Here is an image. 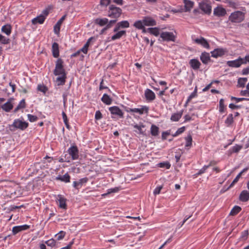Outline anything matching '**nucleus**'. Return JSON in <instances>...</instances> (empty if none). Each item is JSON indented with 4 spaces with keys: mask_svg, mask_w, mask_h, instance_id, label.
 Listing matches in <instances>:
<instances>
[{
    "mask_svg": "<svg viewBox=\"0 0 249 249\" xmlns=\"http://www.w3.org/2000/svg\"><path fill=\"white\" fill-rule=\"evenodd\" d=\"M63 63L64 62L61 58H58L55 62L53 74L56 76H58L56 79L57 86L64 85L66 82L67 76Z\"/></svg>",
    "mask_w": 249,
    "mask_h": 249,
    "instance_id": "1",
    "label": "nucleus"
},
{
    "mask_svg": "<svg viewBox=\"0 0 249 249\" xmlns=\"http://www.w3.org/2000/svg\"><path fill=\"white\" fill-rule=\"evenodd\" d=\"M249 63V54L246 55L244 58L239 57L234 60L228 61L227 65L231 67L238 68L242 64Z\"/></svg>",
    "mask_w": 249,
    "mask_h": 249,
    "instance_id": "2",
    "label": "nucleus"
},
{
    "mask_svg": "<svg viewBox=\"0 0 249 249\" xmlns=\"http://www.w3.org/2000/svg\"><path fill=\"white\" fill-rule=\"evenodd\" d=\"M244 19V14L243 12L237 11L232 13L229 17L230 21L233 23H239Z\"/></svg>",
    "mask_w": 249,
    "mask_h": 249,
    "instance_id": "3",
    "label": "nucleus"
},
{
    "mask_svg": "<svg viewBox=\"0 0 249 249\" xmlns=\"http://www.w3.org/2000/svg\"><path fill=\"white\" fill-rule=\"evenodd\" d=\"M122 13V10L120 8L110 5L108 11V16L111 18H117L121 15Z\"/></svg>",
    "mask_w": 249,
    "mask_h": 249,
    "instance_id": "4",
    "label": "nucleus"
},
{
    "mask_svg": "<svg viewBox=\"0 0 249 249\" xmlns=\"http://www.w3.org/2000/svg\"><path fill=\"white\" fill-rule=\"evenodd\" d=\"M49 14V11L47 9L44 10L41 14L34 18L32 20V23L33 24H36L37 23L42 24L44 22L47 16Z\"/></svg>",
    "mask_w": 249,
    "mask_h": 249,
    "instance_id": "5",
    "label": "nucleus"
},
{
    "mask_svg": "<svg viewBox=\"0 0 249 249\" xmlns=\"http://www.w3.org/2000/svg\"><path fill=\"white\" fill-rule=\"evenodd\" d=\"M160 37L162 41L167 42H175L176 39V36L173 32H162L160 34Z\"/></svg>",
    "mask_w": 249,
    "mask_h": 249,
    "instance_id": "6",
    "label": "nucleus"
},
{
    "mask_svg": "<svg viewBox=\"0 0 249 249\" xmlns=\"http://www.w3.org/2000/svg\"><path fill=\"white\" fill-rule=\"evenodd\" d=\"M12 126L17 129L21 130L25 129L28 126V123L19 119L14 121Z\"/></svg>",
    "mask_w": 249,
    "mask_h": 249,
    "instance_id": "7",
    "label": "nucleus"
},
{
    "mask_svg": "<svg viewBox=\"0 0 249 249\" xmlns=\"http://www.w3.org/2000/svg\"><path fill=\"white\" fill-rule=\"evenodd\" d=\"M68 152L72 160H76L79 158V150L76 145H72L68 149Z\"/></svg>",
    "mask_w": 249,
    "mask_h": 249,
    "instance_id": "8",
    "label": "nucleus"
},
{
    "mask_svg": "<svg viewBox=\"0 0 249 249\" xmlns=\"http://www.w3.org/2000/svg\"><path fill=\"white\" fill-rule=\"evenodd\" d=\"M108 110L112 115H114L115 116H117L120 118H123L124 117V112L117 106L109 107Z\"/></svg>",
    "mask_w": 249,
    "mask_h": 249,
    "instance_id": "9",
    "label": "nucleus"
},
{
    "mask_svg": "<svg viewBox=\"0 0 249 249\" xmlns=\"http://www.w3.org/2000/svg\"><path fill=\"white\" fill-rule=\"evenodd\" d=\"M193 41L201 46H202L203 48L206 49H209L210 45L207 41V40L204 38L203 37H200L199 38H197L193 39Z\"/></svg>",
    "mask_w": 249,
    "mask_h": 249,
    "instance_id": "10",
    "label": "nucleus"
},
{
    "mask_svg": "<svg viewBox=\"0 0 249 249\" xmlns=\"http://www.w3.org/2000/svg\"><path fill=\"white\" fill-rule=\"evenodd\" d=\"M144 96L146 100L148 102H151L156 98L155 93L151 89H147L144 91Z\"/></svg>",
    "mask_w": 249,
    "mask_h": 249,
    "instance_id": "11",
    "label": "nucleus"
},
{
    "mask_svg": "<svg viewBox=\"0 0 249 249\" xmlns=\"http://www.w3.org/2000/svg\"><path fill=\"white\" fill-rule=\"evenodd\" d=\"M129 27V23L127 20H123L117 23L116 26L113 29L114 32H116L120 30V28H126Z\"/></svg>",
    "mask_w": 249,
    "mask_h": 249,
    "instance_id": "12",
    "label": "nucleus"
},
{
    "mask_svg": "<svg viewBox=\"0 0 249 249\" xmlns=\"http://www.w3.org/2000/svg\"><path fill=\"white\" fill-rule=\"evenodd\" d=\"M226 10L221 6L215 7L213 10V14L217 17H223L226 14Z\"/></svg>",
    "mask_w": 249,
    "mask_h": 249,
    "instance_id": "13",
    "label": "nucleus"
},
{
    "mask_svg": "<svg viewBox=\"0 0 249 249\" xmlns=\"http://www.w3.org/2000/svg\"><path fill=\"white\" fill-rule=\"evenodd\" d=\"M30 226L26 224L15 226L12 229V233L14 235H16L19 232L28 230Z\"/></svg>",
    "mask_w": 249,
    "mask_h": 249,
    "instance_id": "14",
    "label": "nucleus"
},
{
    "mask_svg": "<svg viewBox=\"0 0 249 249\" xmlns=\"http://www.w3.org/2000/svg\"><path fill=\"white\" fill-rule=\"evenodd\" d=\"M199 7L206 14H210L211 13L212 7L210 4L207 3H200Z\"/></svg>",
    "mask_w": 249,
    "mask_h": 249,
    "instance_id": "15",
    "label": "nucleus"
},
{
    "mask_svg": "<svg viewBox=\"0 0 249 249\" xmlns=\"http://www.w3.org/2000/svg\"><path fill=\"white\" fill-rule=\"evenodd\" d=\"M225 50L222 48H217L211 52L212 56L214 58H217L224 54Z\"/></svg>",
    "mask_w": 249,
    "mask_h": 249,
    "instance_id": "16",
    "label": "nucleus"
},
{
    "mask_svg": "<svg viewBox=\"0 0 249 249\" xmlns=\"http://www.w3.org/2000/svg\"><path fill=\"white\" fill-rule=\"evenodd\" d=\"M144 25L146 26H154L156 25V21L153 18L149 17H145L142 19Z\"/></svg>",
    "mask_w": 249,
    "mask_h": 249,
    "instance_id": "17",
    "label": "nucleus"
},
{
    "mask_svg": "<svg viewBox=\"0 0 249 249\" xmlns=\"http://www.w3.org/2000/svg\"><path fill=\"white\" fill-rule=\"evenodd\" d=\"M88 181L87 178H81L78 181H74L73 182V187L76 189H79L82 187L84 184L86 183Z\"/></svg>",
    "mask_w": 249,
    "mask_h": 249,
    "instance_id": "18",
    "label": "nucleus"
},
{
    "mask_svg": "<svg viewBox=\"0 0 249 249\" xmlns=\"http://www.w3.org/2000/svg\"><path fill=\"white\" fill-rule=\"evenodd\" d=\"M52 52L54 58H58L59 56V45L56 42H53L52 44Z\"/></svg>",
    "mask_w": 249,
    "mask_h": 249,
    "instance_id": "19",
    "label": "nucleus"
},
{
    "mask_svg": "<svg viewBox=\"0 0 249 249\" xmlns=\"http://www.w3.org/2000/svg\"><path fill=\"white\" fill-rule=\"evenodd\" d=\"M200 59L204 64H207L211 60L210 54L207 52H203L200 55Z\"/></svg>",
    "mask_w": 249,
    "mask_h": 249,
    "instance_id": "20",
    "label": "nucleus"
},
{
    "mask_svg": "<svg viewBox=\"0 0 249 249\" xmlns=\"http://www.w3.org/2000/svg\"><path fill=\"white\" fill-rule=\"evenodd\" d=\"M148 110L149 107L146 106H142L140 108H133V112L137 113L140 115H142L143 113H147L148 112Z\"/></svg>",
    "mask_w": 249,
    "mask_h": 249,
    "instance_id": "21",
    "label": "nucleus"
},
{
    "mask_svg": "<svg viewBox=\"0 0 249 249\" xmlns=\"http://www.w3.org/2000/svg\"><path fill=\"white\" fill-rule=\"evenodd\" d=\"M189 64L191 67L194 70L199 69L201 63L197 59H192L189 61Z\"/></svg>",
    "mask_w": 249,
    "mask_h": 249,
    "instance_id": "22",
    "label": "nucleus"
},
{
    "mask_svg": "<svg viewBox=\"0 0 249 249\" xmlns=\"http://www.w3.org/2000/svg\"><path fill=\"white\" fill-rule=\"evenodd\" d=\"M12 100V99H9L6 103L1 106V108L5 112H10L13 108V106L11 102Z\"/></svg>",
    "mask_w": 249,
    "mask_h": 249,
    "instance_id": "23",
    "label": "nucleus"
},
{
    "mask_svg": "<svg viewBox=\"0 0 249 249\" xmlns=\"http://www.w3.org/2000/svg\"><path fill=\"white\" fill-rule=\"evenodd\" d=\"M239 199L242 202H247L249 200V192L247 190H243L239 196Z\"/></svg>",
    "mask_w": 249,
    "mask_h": 249,
    "instance_id": "24",
    "label": "nucleus"
},
{
    "mask_svg": "<svg viewBox=\"0 0 249 249\" xmlns=\"http://www.w3.org/2000/svg\"><path fill=\"white\" fill-rule=\"evenodd\" d=\"M116 34H115L114 35H113L111 37V40H115L117 39H120L123 36L125 35L126 34V31L124 30H122V31H118L117 32H115Z\"/></svg>",
    "mask_w": 249,
    "mask_h": 249,
    "instance_id": "25",
    "label": "nucleus"
},
{
    "mask_svg": "<svg viewBox=\"0 0 249 249\" xmlns=\"http://www.w3.org/2000/svg\"><path fill=\"white\" fill-rule=\"evenodd\" d=\"M55 179L67 183L70 181V176L68 173H66L63 176L59 175L57 176Z\"/></svg>",
    "mask_w": 249,
    "mask_h": 249,
    "instance_id": "26",
    "label": "nucleus"
},
{
    "mask_svg": "<svg viewBox=\"0 0 249 249\" xmlns=\"http://www.w3.org/2000/svg\"><path fill=\"white\" fill-rule=\"evenodd\" d=\"M134 128H136L137 130L135 132L141 135H144V131L143 130V128L145 127V125L142 124H136L133 125Z\"/></svg>",
    "mask_w": 249,
    "mask_h": 249,
    "instance_id": "27",
    "label": "nucleus"
},
{
    "mask_svg": "<svg viewBox=\"0 0 249 249\" xmlns=\"http://www.w3.org/2000/svg\"><path fill=\"white\" fill-rule=\"evenodd\" d=\"M183 110L175 113L171 115L170 119L173 122H177L181 118Z\"/></svg>",
    "mask_w": 249,
    "mask_h": 249,
    "instance_id": "28",
    "label": "nucleus"
},
{
    "mask_svg": "<svg viewBox=\"0 0 249 249\" xmlns=\"http://www.w3.org/2000/svg\"><path fill=\"white\" fill-rule=\"evenodd\" d=\"M94 22L100 26H103L107 24L108 22V19L107 18H97L95 19Z\"/></svg>",
    "mask_w": 249,
    "mask_h": 249,
    "instance_id": "29",
    "label": "nucleus"
},
{
    "mask_svg": "<svg viewBox=\"0 0 249 249\" xmlns=\"http://www.w3.org/2000/svg\"><path fill=\"white\" fill-rule=\"evenodd\" d=\"M58 201L59 202V206L60 208L64 209L67 208L66 199L61 196H58Z\"/></svg>",
    "mask_w": 249,
    "mask_h": 249,
    "instance_id": "30",
    "label": "nucleus"
},
{
    "mask_svg": "<svg viewBox=\"0 0 249 249\" xmlns=\"http://www.w3.org/2000/svg\"><path fill=\"white\" fill-rule=\"evenodd\" d=\"M183 1L185 4V11H190L194 6V2L189 0H183Z\"/></svg>",
    "mask_w": 249,
    "mask_h": 249,
    "instance_id": "31",
    "label": "nucleus"
},
{
    "mask_svg": "<svg viewBox=\"0 0 249 249\" xmlns=\"http://www.w3.org/2000/svg\"><path fill=\"white\" fill-rule=\"evenodd\" d=\"M101 101L105 104L109 105L112 103V99L107 94H104L102 98Z\"/></svg>",
    "mask_w": 249,
    "mask_h": 249,
    "instance_id": "32",
    "label": "nucleus"
},
{
    "mask_svg": "<svg viewBox=\"0 0 249 249\" xmlns=\"http://www.w3.org/2000/svg\"><path fill=\"white\" fill-rule=\"evenodd\" d=\"M1 31L6 35L9 36L12 31V27L11 25L7 24L3 25L1 28Z\"/></svg>",
    "mask_w": 249,
    "mask_h": 249,
    "instance_id": "33",
    "label": "nucleus"
},
{
    "mask_svg": "<svg viewBox=\"0 0 249 249\" xmlns=\"http://www.w3.org/2000/svg\"><path fill=\"white\" fill-rule=\"evenodd\" d=\"M150 133L153 136H157L159 134V128L155 124H152L150 128Z\"/></svg>",
    "mask_w": 249,
    "mask_h": 249,
    "instance_id": "34",
    "label": "nucleus"
},
{
    "mask_svg": "<svg viewBox=\"0 0 249 249\" xmlns=\"http://www.w3.org/2000/svg\"><path fill=\"white\" fill-rule=\"evenodd\" d=\"M133 26L137 29L141 30L143 28L144 25L142 20H138L136 21L133 24Z\"/></svg>",
    "mask_w": 249,
    "mask_h": 249,
    "instance_id": "35",
    "label": "nucleus"
},
{
    "mask_svg": "<svg viewBox=\"0 0 249 249\" xmlns=\"http://www.w3.org/2000/svg\"><path fill=\"white\" fill-rule=\"evenodd\" d=\"M147 32H148L150 34L156 36H157L159 35V29L158 28H149L147 29Z\"/></svg>",
    "mask_w": 249,
    "mask_h": 249,
    "instance_id": "36",
    "label": "nucleus"
},
{
    "mask_svg": "<svg viewBox=\"0 0 249 249\" xmlns=\"http://www.w3.org/2000/svg\"><path fill=\"white\" fill-rule=\"evenodd\" d=\"M241 210L240 207L238 206H235L231 210L230 214L231 215H235L239 213Z\"/></svg>",
    "mask_w": 249,
    "mask_h": 249,
    "instance_id": "37",
    "label": "nucleus"
},
{
    "mask_svg": "<svg viewBox=\"0 0 249 249\" xmlns=\"http://www.w3.org/2000/svg\"><path fill=\"white\" fill-rule=\"evenodd\" d=\"M197 96V87H196L194 91L188 97L186 101V104L188 103L190 101L194 98L196 97Z\"/></svg>",
    "mask_w": 249,
    "mask_h": 249,
    "instance_id": "38",
    "label": "nucleus"
},
{
    "mask_svg": "<svg viewBox=\"0 0 249 249\" xmlns=\"http://www.w3.org/2000/svg\"><path fill=\"white\" fill-rule=\"evenodd\" d=\"M186 141L185 147H190L192 144V138L191 135H188L185 138Z\"/></svg>",
    "mask_w": 249,
    "mask_h": 249,
    "instance_id": "39",
    "label": "nucleus"
},
{
    "mask_svg": "<svg viewBox=\"0 0 249 249\" xmlns=\"http://www.w3.org/2000/svg\"><path fill=\"white\" fill-rule=\"evenodd\" d=\"M247 81V78H240L238 80V85L240 87H244Z\"/></svg>",
    "mask_w": 249,
    "mask_h": 249,
    "instance_id": "40",
    "label": "nucleus"
},
{
    "mask_svg": "<svg viewBox=\"0 0 249 249\" xmlns=\"http://www.w3.org/2000/svg\"><path fill=\"white\" fill-rule=\"evenodd\" d=\"M65 234V231H61L55 234V237L57 240H60L64 237Z\"/></svg>",
    "mask_w": 249,
    "mask_h": 249,
    "instance_id": "41",
    "label": "nucleus"
},
{
    "mask_svg": "<svg viewBox=\"0 0 249 249\" xmlns=\"http://www.w3.org/2000/svg\"><path fill=\"white\" fill-rule=\"evenodd\" d=\"M233 122V116L232 114H231L228 115L227 119L225 120V124L228 125L231 124Z\"/></svg>",
    "mask_w": 249,
    "mask_h": 249,
    "instance_id": "42",
    "label": "nucleus"
},
{
    "mask_svg": "<svg viewBox=\"0 0 249 249\" xmlns=\"http://www.w3.org/2000/svg\"><path fill=\"white\" fill-rule=\"evenodd\" d=\"M27 118L28 120L31 122H34L37 120L38 118L37 116L32 115L30 114H27Z\"/></svg>",
    "mask_w": 249,
    "mask_h": 249,
    "instance_id": "43",
    "label": "nucleus"
},
{
    "mask_svg": "<svg viewBox=\"0 0 249 249\" xmlns=\"http://www.w3.org/2000/svg\"><path fill=\"white\" fill-rule=\"evenodd\" d=\"M159 166L160 168H166L167 169H169L170 168L171 165L168 162H161L159 163Z\"/></svg>",
    "mask_w": 249,
    "mask_h": 249,
    "instance_id": "44",
    "label": "nucleus"
},
{
    "mask_svg": "<svg viewBox=\"0 0 249 249\" xmlns=\"http://www.w3.org/2000/svg\"><path fill=\"white\" fill-rule=\"evenodd\" d=\"M211 166V164L208 165H204L201 169H200L198 172L196 174L197 175H200L205 172L206 170Z\"/></svg>",
    "mask_w": 249,
    "mask_h": 249,
    "instance_id": "45",
    "label": "nucleus"
},
{
    "mask_svg": "<svg viewBox=\"0 0 249 249\" xmlns=\"http://www.w3.org/2000/svg\"><path fill=\"white\" fill-rule=\"evenodd\" d=\"M9 42H10V39L9 38H7L4 36H3L1 35V38H0V42L1 44H7L9 43Z\"/></svg>",
    "mask_w": 249,
    "mask_h": 249,
    "instance_id": "46",
    "label": "nucleus"
},
{
    "mask_svg": "<svg viewBox=\"0 0 249 249\" xmlns=\"http://www.w3.org/2000/svg\"><path fill=\"white\" fill-rule=\"evenodd\" d=\"M119 191V188L118 187H115L113 188L108 189L107 190V193L106 194H104L103 196H105L107 194H109L112 193H116L118 192Z\"/></svg>",
    "mask_w": 249,
    "mask_h": 249,
    "instance_id": "47",
    "label": "nucleus"
},
{
    "mask_svg": "<svg viewBox=\"0 0 249 249\" xmlns=\"http://www.w3.org/2000/svg\"><path fill=\"white\" fill-rule=\"evenodd\" d=\"M248 234H249L248 231L245 230L242 232L241 235L240 236V238L243 240H245L247 238Z\"/></svg>",
    "mask_w": 249,
    "mask_h": 249,
    "instance_id": "48",
    "label": "nucleus"
},
{
    "mask_svg": "<svg viewBox=\"0 0 249 249\" xmlns=\"http://www.w3.org/2000/svg\"><path fill=\"white\" fill-rule=\"evenodd\" d=\"M62 115L64 124H65L66 127L67 128H69V125L68 124V120L66 113L64 111H63Z\"/></svg>",
    "mask_w": 249,
    "mask_h": 249,
    "instance_id": "49",
    "label": "nucleus"
},
{
    "mask_svg": "<svg viewBox=\"0 0 249 249\" xmlns=\"http://www.w3.org/2000/svg\"><path fill=\"white\" fill-rule=\"evenodd\" d=\"M224 110V100L221 99L219 101V112L222 113Z\"/></svg>",
    "mask_w": 249,
    "mask_h": 249,
    "instance_id": "50",
    "label": "nucleus"
},
{
    "mask_svg": "<svg viewBox=\"0 0 249 249\" xmlns=\"http://www.w3.org/2000/svg\"><path fill=\"white\" fill-rule=\"evenodd\" d=\"M241 176V173H239V174L236 177V178L233 179L232 182L231 183L229 188L232 187L234 185V184L236 183L238 181V179Z\"/></svg>",
    "mask_w": 249,
    "mask_h": 249,
    "instance_id": "51",
    "label": "nucleus"
},
{
    "mask_svg": "<svg viewBox=\"0 0 249 249\" xmlns=\"http://www.w3.org/2000/svg\"><path fill=\"white\" fill-rule=\"evenodd\" d=\"M60 26L57 23H56L53 27V31L54 34L56 35H58L60 32Z\"/></svg>",
    "mask_w": 249,
    "mask_h": 249,
    "instance_id": "52",
    "label": "nucleus"
},
{
    "mask_svg": "<svg viewBox=\"0 0 249 249\" xmlns=\"http://www.w3.org/2000/svg\"><path fill=\"white\" fill-rule=\"evenodd\" d=\"M46 243L49 246L53 247L55 245L56 241L53 239H51L47 241Z\"/></svg>",
    "mask_w": 249,
    "mask_h": 249,
    "instance_id": "53",
    "label": "nucleus"
},
{
    "mask_svg": "<svg viewBox=\"0 0 249 249\" xmlns=\"http://www.w3.org/2000/svg\"><path fill=\"white\" fill-rule=\"evenodd\" d=\"M103 117L102 114L99 110L96 111L95 114V119L99 120Z\"/></svg>",
    "mask_w": 249,
    "mask_h": 249,
    "instance_id": "54",
    "label": "nucleus"
},
{
    "mask_svg": "<svg viewBox=\"0 0 249 249\" xmlns=\"http://www.w3.org/2000/svg\"><path fill=\"white\" fill-rule=\"evenodd\" d=\"M231 100H235L236 101V103H238L240 101H244V100H249V99L245 98H236L235 97L231 96Z\"/></svg>",
    "mask_w": 249,
    "mask_h": 249,
    "instance_id": "55",
    "label": "nucleus"
},
{
    "mask_svg": "<svg viewBox=\"0 0 249 249\" xmlns=\"http://www.w3.org/2000/svg\"><path fill=\"white\" fill-rule=\"evenodd\" d=\"M242 148V146L239 145H236L232 147V152L237 153L239 152Z\"/></svg>",
    "mask_w": 249,
    "mask_h": 249,
    "instance_id": "56",
    "label": "nucleus"
},
{
    "mask_svg": "<svg viewBox=\"0 0 249 249\" xmlns=\"http://www.w3.org/2000/svg\"><path fill=\"white\" fill-rule=\"evenodd\" d=\"M111 0H100V4L102 6H107L110 2Z\"/></svg>",
    "mask_w": 249,
    "mask_h": 249,
    "instance_id": "57",
    "label": "nucleus"
},
{
    "mask_svg": "<svg viewBox=\"0 0 249 249\" xmlns=\"http://www.w3.org/2000/svg\"><path fill=\"white\" fill-rule=\"evenodd\" d=\"M162 188V187L161 186L157 187L154 190V192H153L154 194L155 195L159 194L160 192V191H161Z\"/></svg>",
    "mask_w": 249,
    "mask_h": 249,
    "instance_id": "58",
    "label": "nucleus"
},
{
    "mask_svg": "<svg viewBox=\"0 0 249 249\" xmlns=\"http://www.w3.org/2000/svg\"><path fill=\"white\" fill-rule=\"evenodd\" d=\"M106 27L103 28L101 31H100V34L102 35L104 34V33L108 29L110 28L111 27V25H106Z\"/></svg>",
    "mask_w": 249,
    "mask_h": 249,
    "instance_id": "59",
    "label": "nucleus"
},
{
    "mask_svg": "<svg viewBox=\"0 0 249 249\" xmlns=\"http://www.w3.org/2000/svg\"><path fill=\"white\" fill-rule=\"evenodd\" d=\"M172 236L168 238L158 249H162L168 243L172 241Z\"/></svg>",
    "mask_w": 249,
    "mask_h": 249,
    "instance_id": "60",
    "label": "nucleus"
},
{
    "mask_svg": "<svg viewBox=\"0 0 249 249\" xmlns=\"http://www.w3.org/2000/svg\"><path fill=\"white\" fill-rule=\"evenodd\" d=\"M240 94L242 96H249V90L247 89V90H241L240 92Z\"/></svg>",
    "mask_w": 249,
    "mask_h": 249,
    "instance_id": "61",
    "label": "nucleus"
},
{
    "mask_svg": "<svg viewBox=\"0 0 249 249\" xmlns=\"http://www.w3.org/2000/svg\"><path fill=\"white\" fill-rule=\"evenodd\" d=\"M170 135V132L168 131H163L161 135V138L162 140H165L166 139V137L168 135Z\"/></svg>",
    "mask_w": 249,
    "mask_h": 249,
    "instance_id": "62",
    "label": "nucleus"
},
{
    "mask_svg": "<svg viewBox=\"0 0 249 249\" xmlns=\"http://www.w3.org/2000/svg\"><path fill=\"white\" fill-rule=\"evenodd\" d=\"M20 108H23L25 107V102L24 99H22L20 101L18 105Z\"/></svg>",
    "mask_w": 249,
    "mask_h": 249,
    "instance_id": "63",
    "label": "nucleus"
},
{
    "mask_svg": "<svg viewBox=\"0 0 249 249\" xmlns=\"http://www.w3.org/2000/svg\"><path fill=\"white\" fill-rule=\"evenodd\" d=\"M73 244V241H71L69 243V244L66 247H63L60 249H71V246Z\"/></svg>",
    "mask_w": 249,
    "mask_h": 249,
    "instance_id": "64",
    "label": "nucleus"
}]
</instances>
